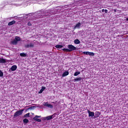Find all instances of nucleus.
Masks as SVG:
<instances>
[{"instance_id": "5701e85b", "label": "nucleus", "mask_w": 128, "mask_h": 128, "mask_svg": "<svg viewBox=\"0 0 128 128\" xmlns=\"http://www.w3.org/2000/svg\"><path fill=\"white\" fill-rule=\"evenodd\" d=\"M28 120L25 118L24 120H23V122H24V124H28Z\"/></svg>"}, {"instance_id": "423d86ee", "label": "nucleus", "mask_w": 128, "mask_h": 128, "mask_svg": "<svg viewBox=\"0 0 128 128\" xmlns=\"http://www.w3.org/2000/svg\"><path fill=\"white\" fill-rule=\"evenodd\" d=\"M80 26H82V24L78 22L77 24L74 26V30H76V28H80Z\"/></svg>"}, {"instance_id": "473e14b6", "label": "nucleus", "mask_w": 128, "mask_h": 128, "mask_svg": "<svg viewBox=\"0 0 128 128\" xmlns=\"http://www.w3.org/2000/svg\"><path fill=\"white\" fill-rule=\"evenodd\" d=\"M30 108L32 110V106H31Z\"/></svg>"}, {"instance_id": "a211bd4d", "label": "nucleus", "mask_w": 128, "mask_h": 128, "mask_svg": "<svg viewBox=\"0 0 128 128\" xmlns=\"http://www.w3.org/2000/svg\"><path fill=\"white\" fill-rule=\"evenodd\" d=\"M55 48H64V46L62 45H56L55 46Z\"/></svg>"}, {"instance_id": "4be33fe9", "label": "nucleus", "mask_w": 128, "mask_h": 128, "mask_svg": "<svg viewBox=\"0 0 128 128\" xmlns=\"http://www.w3.org/2000/svg\"><path fill=\"white\" fill-rule=\"evenodd\" d=\"M62 50L65 52H70V50L68 49V48H63Z\"/></svg>"}, {"instance_id": "9d476101", "label": "nucleus", "mask_w": 128, "mask_h": 128, "mask_svg": "<svg viewBox=\"0 0 128 128\" xmlns=\"http://www.w3.org/2000/svg\"><path fill=\"white\" fill-rule=\"evenodd\" d=\"M45 106L48 108H53L54 106L50 104H48V102H46Z\"/></svg>"}, {"instance_id": "bb28decb", "label": "nucleus", "mask_w": 128, "mask_h": 128, "mask_svg": "<svg viewBox=\"0 0 128 128\" xmlns=\"http://www.w3.org/2000/svg\"><path fill=\"white\" fill-rule=\"evenodd\" d=\"M84 54H86L87 56H89L90 52H82Z\"/></svg>"}, {"instance_id": "39448f33", "label": "nucleus", "mask_w": 128, "mask_h": 128, "mask_svg": "<svg viewBox=\"0 0 128 128\" xmlns=\"http://www.w3.org/2000/svg\"><path fill=\"white\" fill-rule=\"evenodd\" d=\"M88 116L92 118L94 116V112H92L90 110H88Z\"/></svg>"}, {"instance_id": "b1692460", "label": "nucleus", "mask_w": 128, "mask_h": 128, "mask_svg": "<svg viewBox=\"0 0 128 128\" xmlns=\"http://www.w3.org/2000/svg\"><path fill=\"white\" fill-rule=\"evenodd\" d=\"M0 76L2 78V76H4V72L2 71V70H0Z\"/></svg>"}, {"instance_id": "1a4fd4ad", "label": "nucleus", "mask_w": 128, "mask_h": 128, "mask_svg": "<svg viewBox=\"0 0 128 128\" xmlns=\"http://www.w3.org/2000/svg\"><path fill=\"white\" fill-rule=\"evenodd\" d=\"M6 60L4 58H0V64H6Z\"/></svg>"}, {"instance_id": "7c9ffc66", "label": "nucleus", "mask_w": 128, "mask_h": 128, "mask_svg": "<svg viewBox=\"0 0 128 128\" xmlns=\"http://www.w3.org/2000/svg\"><path fill=\"white\" fill-rule=\"evenodd\" d=\"M104 9H102V12H104Z\"/></svg>"}, {"instance_id": "2eb2a0df", "label": "nucleus", "mask_w": 128, "mask_h": 128, "mask_svg": "<svg viewBox=\"0 0 128 128\" xmlns=\"http://www.w3.org/2000/svg\"><path fill=\"white\" fill-rule=\"evenodd\" d=\"M82 80V78L80 77L78 78H74V82H78V81H80Z\"/></svg>"}, {"instance_id": "6e6552de", "label": "nucleus", "mask_w": 128, "mask_h": 128, "mask_svg": "<svg viewBox=\"0 0 128 128\" xmlns=\"http://www.w3.org/2000/svg\"><path fill=\"white\" fill-rule=\"evenodd\" d=\"M70 72H68V71H66L62 74V77L64 78V76H68Z\"/></svg>"}, {"instance_id": "f03ea898", "label": "nucleus", "mask_w": 128, "mask_h": 128, "mask_svg": "<svg viewBox=\"0 0 128 128\" xmlns=\"http://www.w3.org/2000/svg\"><path fill=\"white\" fill-rule=\"evenodd\" d=\"M68 48L69 50V52H73V50H76V47L74 46L72 44H70L68 46Z\"/></svg>"}, {"instance_id": "c9c22d12", "label": "nucleus", "mask_w": 128, "mask_h": 128, "mask_svg": "<svg viewBox=\"0 0 128 128\" xmlns=\"http://www.w3.org/2000/svg\"><path fill=\"white\" fill-rule=\"evenodd\" d=\"M53 104H54V102H52Z\"/></svg>"}, {"instance_id": "412c9836", "label": "nucleus", "mask_w": 128, "mask_h": 128, "mask_svg": "<svg viewBox=\"0 0 128 128\" xmlns=\"http://www.w3.org/2000/svg\"><path fill=\"white\" fill-rule=\"evenodd\" d=\"M20 56L22 58H26V54L24 52H22L20 54Z\"/></svg>"}, {"instance_id": "4468645a", "label": "nucleus", "mask_w": 128, "mask_h": 128, "mask_svg": "<svg viewBox=\"0 0 128 128\" xmlns=\"http://www.w3.org/2000/svg\"><path fill=\"white\" fill-rule=\"evenodd\" d=\"M16 24V21L12 20L8 23V26H12L13 24Z\"/></svg>"}, {"instance_id": "f3484780", "label": "nucleus", "mask_w": 128, "mask_h": 128, "mask_svg": "<svg viewBox=\"0 0 128 128\" xmlns=\"http://www.w3.org/2000/svg\"><path fill=\"white\" fill-rule=\"evenodd\" d=\"M12 44H14V46H16V44H18V42H16V40H14L12 42Z\"/></svg>"}, {"instance_id": "9b49d317", "label": "nucleus", "mask_w": 128, "mask_h": 128, "mask_svg": "<svg viewBox=\"0 0 128 128\" xmlns=\"http://www.w3.org/2000/svg\"><path fill=\"white\" fill-rule=\"evenodd\" d=\"M44 90H46V87L42 86V88L40 90V92H38V94H42V92H44Z\"/></svg>"}, {"instance_id": "c85d7f7f", "label": "nucleus", "mask_w": 128, "mask_h": 128, "mask_svg": "<svg viewBox=\"0 0 128 128\" xmlns=\"http://www.w3.org/2000/svg\"><path fill=\"white\" fill-rule=\"evenodd\" d=\"M40 116H38V115H36L35 116H34V118H40Z\"/></svg>"}, {"instance_id": "dca6fc26", "label": "nucleus", "mask_w": 128, "mask_h": 128, "mask_svg": "<svg viewBox=\"0 0 128 128\" xmlns=\"http://www.w3.org/2000/svg\"><path fill=\"white\" fill-rule=\"evenodd\" d=\"M33 120H36V122H42V120L38 119L36 117H34Z\"/></svg>"}, {"instance_id": "2f4dec72", "label": "nucleus", "mask_w": 128, "mask_h": 128, "mask_svg": "<svg viewBox=\"0 0 128 128\" xmlns=\"http://www.w3.org/2000/svg\"><path fill=\"white\" fill-rule=\"evenodd\" d=\"M126 20H127V22H128V18L126 19Z\"/></svg>"}, {"instance_id": "f704fd0d", "label": "nucleus", "mask_w": 128, "mask_h": 128, "mask_svg": "<svg viewBox=\"0 0 128 128\" xmlns=\"http://www.w3.org/2000/svg\"><path fill=\"white\" fill-rule=\"evenodd\" d=\"M27 42H30V40H28Z\"/></svg>"}, {"instance_id": "7ed1b4c3", "label": "nucleus", "mask_w": 128, "mask_h": 128, "mask_svg": "<svg viewBox=\"0 0 128 128\" xmlns=\"http://www.w3.org/2000/svg\"><path fill=\"white\" fill-rule=\"evenodd\" d=\"M34 43L30 42V44H26L24 46L26 48H34Z\"/></svg>"}, {"instance_id": "20e7f679", "label": "nucleus", "mask_w": 128, "mask_h": 128, "mask_svg": "<svg viewBox=\"0 0 128 128\" xmlns=\"http://www.w3.org/2000/svg\"><path fill=\"white\" fill-rule=\"evenodd\" d=\"M54 116V114L45 117L44 118V120H52V117Z\"/></svg>"}, {"instance_id": "aec40b11", "label": "nucleus", "mask_w": 128, "mask_h": 128, "mask_svg": "<svg viewBox=\"0 0 128 128\" xmlns=\"http://www.w3.org/2000/svg\"><path fill=\"white\" fill-rule=\"evenodd\" d=\"M78 74H80V71L75 72L74 74V76H78Z\"/></svg>"}, {"instance_id": "f8f14e48", "label": "nucleus", "mask_w": 128, "mask_h": 128, "mask_svg": "<svg viewBox=\"0 0 128 128\" xmlns=\"http://www.w3.org/2000/svg\"><path fill=\"white\" fill-rule=\"evenodd\" d=\"M95 116L96 118H98L100 116V112L98 111H96L95 112Z\"/></svg>"}, {"instance_id": "c756f323", "label": "nucleus", "mask_w": 128, "mask_h": 128, "mask_svg": "<svg viewBox=\"0 0 128 128\" xmlns=\"http://www.w3.org/2000/svg\"><path fill=\"white\" fill-rule=\"evenodd\" d=\"M104 12L105 14H108V10H106V9L105 10Z\"/></svg>"}, {"instance_id": "6ab92c4d", "label": "nucleus", "mask_w": 128, "mask_h": 128, "mask_svg": "<svg viewBox=\"0 0 128 128\" xmlns=\"http://www.w3.org/2000/svg\"><path fill=\"white\" fill-rule=\"evenodd\" d=\"M15 40H16V41L18 42H20V38L18 36H16L15 37Z\"/></svg>"}, {"instance_id": "72a5a7b5", "label": "nucleus", "mask_w": 128, "mask_h": 128, "mask_svg": "<svg viewBox=\"0 0 128 128\" xmlns=\"http://www.w3.org/2000/svg\"><path fill=\"white\" fill-rule=\"evenodd\" d=\"M114 12H116V10H114Z\"/></svg>"}, {"instance_id": "ddd939ff", "label": "nucleus", "mask_w": 128, "mask_h": 128, "mask_svg": "<svg viewBox=\"0 0 128 128\" xmlns=\"http://www.w3.org/2000/svg\"><path fill=\"white\" fill-rule=\"evenodd\" d=\"M74 42L76 44H80V41L78 39H76L74 40Z\"/></svg>"}, {"instance_id": "0eeeda50", "label": "nucleus", "mask_w": 128, "mask_h": 128, "mask_svg": "<svg viewBox=\"0 0 128 128\" xmlns=\"http://www.w3.org/2000/svg\"><path fill=\"white\" fill-rule=\"evenodd\" d=\"M16 68H18V66H16V65L12 66L11 67V70L12 72H14V70H16Z\"/></svg>"}, {"instance_id": "cd10ccee", "label": "nucleus", "mask_w": 128, "mask_h": 128, "mask_svg": "<svg viewBox=\"0 0 128 128\" xmlns=\"http://www.w3.org/2000/svg\"><path fill=\"white\" fill-rule=\"evenodd\" d=\"M28 26H32V24L30 23V22H28Z\"/></svg>"}, {"instance_id": "393cba45", "label": "nucleus", "mask_w": 128, "mask_h": 128, "mask_svg": "<svg viewBox=\"0 0 128 128\" xmlns=\"http://www.w3.org/2000/svg\"><path fill=\"white\" fill-rule=\"evenodd\" d=\"M30 113L26 114L25 115H24V118H30Z\"/></svg>"}, {"instance_id": "a878e982", "label": "nucleus", "mask_w": 128, "mask_h": 128, "mask_svg": "<svg viewBox=\"0 0 128 128\" xmlns=\"http://www.w3.org/2000/svg\"><path fill=\"white\" fill-rule=\"evenodd\" d=\"M89 56H94V53L93 52H89Z\"/></svg>"}, {"instance_id": "f257e3e1", "label": "nucleus", "mask_w": 128, "mask_h": 128, "mask_svg": "<svg viewBox=\"0 0 128 128\" xmlns=\"http://www.w3.org/2000/svg\"><path fill=\"white\" fill-rule=\"evenodd\" d=\"M24 110L21 109L19 110L16 111L15 113H14L13 118H18V116H22L24 112Z\"/></svg>"}]
</instances>
